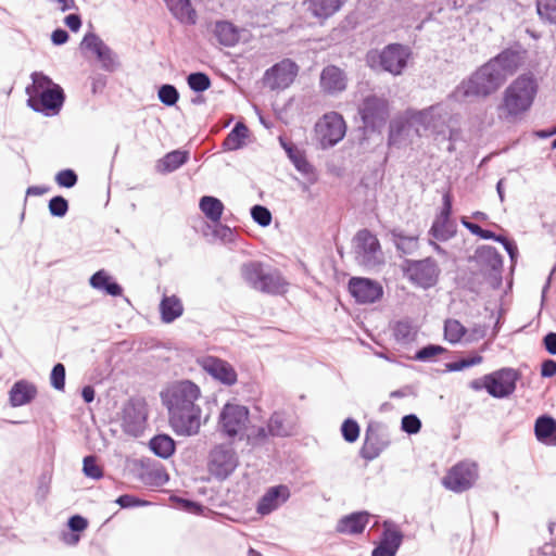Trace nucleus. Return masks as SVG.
<instances>
[{"label": "nucleus", "mask_w": 556, "mask_h": 556, "mask_svg": "<svg viewBox=\"0 0 556 556\" xmlns=\"http://www.w3.org/2000/svg\"><path fill=\"white\" fill-rule=\"evenodd\" d=\"M200 395V388L189 380L175 382L167 389L164 403L170 427L177 434L194 435L199 432L202 410L195 401Z\"/></svg>", "instance_id": "obj_1"}, {"label": "nucleus", "mask_w": 556, "mask_h": 556, "mask_svg": "<svg viewBox=\"0 0 556 556\" xmlns=\"http://www.w3.org/2000/svg\"><path fill=\"white\" fill-rule=\"evenodd\" d=\"M450 102H454V100H448L447 97L445 101L415 111L410 114L409 121L415 126L417 134L420 135V130H424L438 144L446 142V150L453 152L455 143L460 139L462 131L456 125L457 116L453 114Z\"/></svg>", "instance_id": "obj_2"}, {"label": "nucleus", "mask_w": 556, "mask_h": 556, "mask_svg": "<svg viewBox=\"0 0 556 556\" xmlns=\"http://www.w3.org/2000/svg\"><path fill=\"white\" fill-rule=\"evenodd\" d=\"M538 90L539 85L532 74L518 76L503 93L497 106L498 117L508 122L520 118L531 109Z\"/></svg>", "instance_id": "obj_3"}, {"label": "nucleus", "mask_w": 556, "mask_h": 556, "mask_svg": "<svg viewBox=\"0 0 556 556\" xmlns=\"http://www.w3.org/2000/svg\"><path fill=\"white\" fill-rule=\"evenodd\" d=\"M503 83V75L492 68V65L485 63L468 79L463 80L448 94V100H454L456 103H465L475 98L488 97L496 91Z\"/></svg>", "instance_id": "obj_4"}, {"label": "nucleus", "mask_w": 556, "mask_h": 556, "mask_svg": "<svg viewBox=\"0 0 556 556\" xmlns=\"http://www.w3.org/2000/svg\"><path fill=\"white\" fill-rule=\"evenodd\" d=\"M33 85L26 88L27 103L36 112L46 116L56 115L64 103V91L42 73H33Z\"/></svg>", "instance_id": "obj_5"}, {"label": "nucleus", "mask_w": 556, "mask_h": 556, "mask_svg": "<svg viewBox=\"0 0 556 556\" xmlns=\"http://www.w3.org/2000/svg\"><path fill=\"white\" fill-rule=\"evenodd\" d=\"M410 50L400 43H390L382 50L367 52L365 62L375 72H387L393 76L401 75L407 66Z\"/></svg>", "instance_id": "obj_6"}, {"label": "nucleus", "mask_w": 556, "mask_h": 556, "mask_svg": "<svg viewBox=\"0 0 556 556\" xmlns=\"http://www.w3.org/2000/svg\"><path fill=\"white\" fill-rule=\"evenodd\" d=\"M358 114L366 129L380 130L390 116V104L386 97L369 93L358 105Z\"/></svg>", "instance_id": "obj_7"}, {"label": "nucleus", "mask_w": 556, "mask_h": 556, "mask_svg": "<svg viewBox=\"0 0 556 556\" xmlns=\"http://www.w3.org/2000/svg\"><path fill=\"white\" fill-rule=\"evenodd\" d=\"M249 409L243 405L226 404L219 415L220 431L228 438L242 440L248 430Z\"/></svg>", "instance_id": "obj_8"}, {"label": "nucleus", "mask_w": 556, "mask_h": 556, "mask_svg": "<svg viewBox=\"0 0 556 556\" xmlns=\"http://www.w3.org/2000/svg\"><path fill=\"white\" fill-rule=\"evenodd\" d=\"M353 241L356 260L359 264L367 268H375L383 263L380 242L368 229L357 231Z\"/></svg>", "instance_id": "obj_9"}, {"label": "nucleus", "mask_w": 556, "mask_h": 556, "mask_svg": "<svg viewBox=\"0 0 556 556\" xmlns=\"http://www.w3.org/2000/svg\"><path fill=\"white\" fill-rule=\"evenodd\" d=\"M239 457L229 444L214 446L207 458L208 472L218 480L227 479L238 467Z\"/></svg>", "instance_id": "obj_10"}, {"label": "nucleus", "mask_w": 556, "mask_h": 556, "mask_svg": "<svg viewBox=\"0 0 556 556\" xmlns=\"http://www.w3.org/2000/svg\"><path fill=\"white\" fill-rule=\"evenodd\" d=\"M345 132V122L342 115L337 112L325 114L316 124V135L324 149L333 147L341 141Z\"/></svg>", "instance_id": "obj_11"}, {"label": "nucleus", "mask_w": 556, "mask_h": 556, "mask_svg": "<svg viewBox=\"0 0 556 556\" xmlns=\"http://www.w3.org/2000/svg\"><path fill=\"white\" fill-rule=\"evenodd\" d=\"M390 442L387 427L371 421L365 431V440L359 454L366 460H374L390 445Z\"/></svg>", "instance_id": "obj_12"}, {"label": "nucleus", "mask_w": 556, "mask_h": 556, "mask_svg": "<svg viewBox=\"0 0 556 556\" xmlns=\"http://www.w3.org/2000/svg\"><path fill=\"white\" fill-rule=\"evenodd\" d=\"M519 377V372L514 368L498 369L485 375V390L493 397H507L515 392Z\"/></svg>", "instance_id": "obj_13"}, {"label": "nucleus", "mask_w": 556, "mask_h": 556, "mask_svg": "<svg viewBox=\"0 0 556 556\" xmlns=\"http://www.w3.org/2000/svg\"><path fill=\"white\" fill-rule=\"evenodd\" d=\"M478 478L477 465L463 462L450 469L443 478V485L453 492L460 493L470 489Z\"/></svg>", "instance_id": "obj_14"}, {"label": "nucleus", "mask_w": 556, "mask_h": 556, "mask_svg": "<svg viewBox=\"0 0 556 556\" xmlns=\"http://www.w3.org/2000/svg\"><path fill=\"white\" fill-rule=\"evenodd\" d=\"M299 66L290 59H283L266 70L263 80L264 85L271 90L288 88L296 77Z\"/></svg>", "instance_id": "obj_15"}, {"label": "nucleus", "mask_w": 556, "mask_h": 556, "mask_svg": "<svg viewBox=\"0 0 556 556\" xmlns=\"http://www.w3.org/2000/svg\"><path fill=\"white\" fill-rule=\"evenodd\" d=\"M440 269L437 262L430 257L420 261H409L406 275L415 285L428 289L437 283Z\"/></svg>", "instance_id": "obj_16"}, {"label": "nucleus", "mask_w": 556, "mask_h": 556, "mask_svg": "<svg viewBox=\"0 0 556 556\" xmlns=\"http://www.w3.org/2000/svg\"><path fill=\"white\" fill-rule=\"evenodd\" d=\"M147 415V406L143 401H128L122 412V426L125 432L134 437L139 435L144 429Z\"/></svg>", "instance_id": "obj_17"}, {"label": "nucleus", "mask_w": 556, "mask_h": 556, "mask_svg": "<svg viewBox=\"0 0 556 556\" xmlns=\"http://www.w3.org/2000/svg\"><path fill=\"white\" fill-rule=\"evenodd\" d=\"M349 85V77L344 70L337 65H327L319 76V88L327 96H338L344 92Z\"/></svg>", "instance_id": "obj_18"}, {"label": "nucleus", "mask_w": 556, "mask_h": 556, "mask_svg": "<svg viewBox=\"0 0 556 556\" xmlns=\"http://www.w3.org/2000/svg\"><path fill=\"white\" fill-rule=\"evenodd\" d=\"M349 290L356 302L362 304L374 303L383 295L382 286L369 278L353 277L349 282Z\"/></svg>", "instance_id": "obj_19"}, {"label": "nucleus", "mask_w": 556, "mask_h": 556, "mask_svg": "<svg viewBox=\"0 0 556 556\" xmlns=\"http://www.w3.org/2000/svg\"><path fill=\"white\" fill-rule=\"evenodd\" d=\"M202 368L214 379L224 384L232 386L237 381V374L227 362L214 356H206L201 361Z\"/></svg>", "instance_id": "obj_20"}, {"label": "nucleus", "mask_w": 556, "mask_h": 556, "mask_svg": "<svg viewBox=\"0 0 556 556\" xmlns=\"http://www.w3.org/2000/svg\"><path fill=\"white\" fill-rule=\"evenodd\" d=\"M298 431V418L290 412H275L268 420V432L271 437H291Z\"/></svg>", "instance_id": "obj_21"}, {"label": "nucleus", "mask_w": 556, "mask_h": 556, "mask_svg": "<svg viewBox=\"0 0 556 556\" xmlns=\"http://www.w3.org/2000/svg\"><path fill=\"white\" fill-rule=\"evenodd\" d=\"M290 497V490L285 484L269 488L260 498L256 511L262 515H268L285 504Z\"/></svg>", "instance_id": "obj_22"}, {"label": "nucleus", "mask_w": 556, "mask_h": 556, "mask_svg": "<svg viewBox=\"0 0 556 556\" xmlns=\"http://www.w3.org/2000/svg\"><path fill=\"white\" fill-rule=\"evenodd\" d=\"M518 51H520V49H505L488 62L492 65V68L503 75L504 81L506 77L511 75L520 65L521 56Z\"/></svg>", "instance_id": "obj_23"}, {"label": "nucleus", "mask_w": 556, "mask_h": 556, "mask_svg": "<svg viewBox=\"0 0 556 556\" xmlns=\"http://www.w3.org/2000/svg\"><path fill=\"white\" fill-rule=\"evenodd\" d=\"M403 541V534L387 527L381 535L378 545L372 549L371 556H395Z\"/></svg>", "instance_id": "obj_24"}, {"label": "nucleus", "mask_w": 556, "mask_h": 556, "mask_svg": "<svg viewBox=\"0 0 556 556\" xmlns=\"http://www.w3.org/2000/svg\"><path fill=\"white\" fill-rule=\"evenodd\" d=\"M368 522L369 514L367 511L352 513L338 520L336 531L348 535L361 534Z\"/></svg>", "instance_id": "obj_25"}, {"label": "nucleus", "mask_w": 556, "mask_h": 556, "mask_svg": "<svg viewBox=\"0 0 556 556\" xmlns=\"http://www.w3.org/2000/svg\"><path fill=\"white\" fill-rule=\"evenodd\" d=\"M37 395V388L27 380L16 381L10 392L9 400L13 407H20L30 403Z\"/></svg>", "instance_id": "obj_26"}, {"label": "nucleus", "mask_w": 556, "mask_h": 556, "mask_svg": "<svg viewBox=\"0 0 556 556\" xmlns=\"http://www.w3.org/2000/svg\"><path fill=\"white\" fill-rule=\"evenodd\" d=\"M534 433L539 442L556 445V419L548 415L540 416L534 424Z\"/></svg>", "instance_id": "obj_27"}, {"label": "nucleus", "mask_w": 556, "mask_h": 556, "mask_svg": "<svg viewBox=\"0 0 556 556\" xmlns=\"http://www.w3.org/2000/svg\"><path fill=\"white\" fill-rule=\"evenodd\" d=\"M172 14L182 24L193 25L197 22V12L190 0H164Z\"/></svg>", "instance_id": "obj_28"}, {"label": "nucleus", "mask_w": 556, "mask_h": 556, "mask_svg": "<svg viewBox=\"0 0 556 556\" xmlns=\"http://www.w3.org/2000/svg\"><path fill=\"white\" fill-rule=\"evenodd\" d=\"M161 319L170 324L184 314L181 300L176 295H164L160 302Z\"/></svg>", "instance_id": "obj_29"}, {"label": "nucleus", "mask_w": 556, "mask_h": 556, "mask_svg": "<svg viewBox=\"0 0 556 556\" xmlns=\"http://www.w3.org/2000/svg\"><path fill=\"white\" fill-rule=\"evenodd\" d=\"M189 154L187 151L175 150L165 154L156 162L155 168L161 174L175 172L188 162Z\"/></svg>", "instance_id": "obj_30"}, {"label": "nucleus", "mask_w": 556, "mask_h": 556, "mask_svg": "<svg viewBox=\"0 0 556 556\" xmlns=\"http://www.w3.org/2000/svg\"><path fill=\"white\" fill-rule=\"evenodd\" d=\"M90 286L97 290H102L112 296H119L123 293L122 287L108 275L103 269L98 270L90 277Z\"/></svg>", "instance_id": "obj_31"}, {"label": "nucleus", "mask_w": 556, "mask_h": 556, "mask_svg": "<svg viewBox=\"0 0 556 556\" xmlns=\"http://www.w3.org/2000/svg\"><path fill=\"white\" fill-rule=\"evenodd\" d=\"M292 164L306 179L307 182H301V189L307 191L309 185H314L318 180L315 167L306 160L305 155L300 151L296 155H292Z\"/></svg>", "instance_id": "obj_32"}, {"label": "nucleus", "mask_w": 556, "mask_h": 556, "mask_svg": "<svg viewBox=\"0 0 556 556\" xmlns=\"http://www.w3.org/2000/svg\"><path fill=\"white\" fill-rule=\"evenodd\" d=\"M213 31L217 41L225 47L235 46L240 38L238 28L227 21L216 22Z\"/></svg>", "instance_id": "obj_33"}, {"label": "nucleus", "mask_w": 556, "mask_h": 556, "mask_svg": "<svg viewBox=\"0 0 556 556\" xmlns=\"http://www.w3.org/2000/svg\"><path fill=\"white\" fill-rule=\"evenodd\" d=\"M266 269L260 262H248L241 266V275L251 288L260 291Z\"/></svg>", "instance_id": "obj_34"}, {"label": "nucleus", "mask_w": 556, "mask_h": 556, "mask_svg": "<svg viewBox=\"0 0 556 556\" xmlns=\"http://www.w3.org/2000/svg\"><path fill=\"white\" fill-rule=\"evenodd\" d=\"M287 282L281 276L280 271L273 268H267L264 276L261 292L278 294L286 291Z\"/></svg>", "instance_id": "obj_35"}, {"label": "nucleus", "mask_w": 556, "mask_h": 556, "mask_svg": "<svg viewBox=\"0 0 556 556\" xmlns=\"http://www.w3.org/2000/svg\"><path fill=\"white\" fill-rule=\"evenodd\" d=\"M199 207L205 217L214 224L220 222L225 208L223 202L212 195L202 197L199 202Z\"/></svg>", "instance_id": "obj_36"}, {"label": "nucleus", "mask_w": 556, "mask_h": 556, "mask_svg": "<svg viewBox=\"0 0 556 556\" xmlns=\"http://www.w3.org/2000/svg\"><path fill=\"white\" fill-rule=\"evenodd\" d=\"M346 0H308V9L316 17H329L334 14Z\"/></svg>", "instance_id": "obj_37"}, {"label": "nucleus", "mask_w": 556, "mask_h": 556, "mask_svg": "<svg viewBox=\"0 0 556 556\" xmlns=\"http://www.w3.org/2000/svg\"><path fill=\"white\" fill-rule=\"evenodd\" d=\"M249 136V129L242 122H238L223 142L225 150L235 151L242 148Z\"/></svg>", "instance_id": "obj_38"}, {"label": "nucleus", "mask_w": 556, "mask_h": 556, "mask_svg": "<svg viewBox=\"0 0 556 556\" xmlns=\"http://www.w3.org/2000/svg\"><path fill=\"white\" fill-rule=\"evenodd\" d=\"M150 450L161 458H168L175 452V441L167 434H156L149 442Z\"/></svg>", "instance_id": "obj_39"}, {"label": "nucleus", "mask_w": 556, "mask_h": 556, "mask_svg": "<svg viewBox=\"0 0 556 556\" xmlns=\"http://www.w3.org/2000/svg\"><path fill=\"white\" fill-rule=\"evenodd\" d=\"M479 262L488 265L491 269L497 270L503 265L501 254L494 247L485 245L477 251Z\"/></svg>", "instance_id": "obj_40"}, {"label": "nucleus", "mask_w": 556, "mask_h": 556, "mask_svg": "<svg viewBox=\"0 0 556 556\" xmlns=\"http://www.w3.org/2000/svg\"><path fill=\"white\" fill-rule=\"evenodd\" d=\"M391 235L396 249L402 253L410 254L417 249L418 239L416 236H406L396 229L392 230Z\"/></svg>", "instance_id": "obj_41"}, {"label": "nucleus", "mask_w": 556, "mask_h": 556, "mask_svg": "<svg viewBox=\"0 0 556 556\" xmlns=\"http://www.w3.org/2000/svg\"><path fill=\"white\" fill-rule=\"evenodd\" d=\"M466 333V328L456 319H447L444 324L445 339L455 344L458 343Z\"/></svg>", "instance_id": "obj_42"}, {"label": "nucleus", "mask_w": 556, "mask_h": 556, "mask_svg": "<svg viewBox=\"0 0 556 556\" xmlns=\"http://www.w3.org/2000/svg\"><path fill=\"white\" fill-rule=\"evenodd\" d=\"M105 46L106 43L94 33H87L80 42V49L90 52L96 58Z\"/></svg>", "instance_id": "obj_43"}, {"label": "nucleus", "mask_w": 556, "mask_h": 556, "mask_svg": "<svg viewBox=\"0 0 556 556\" xmlns=\"http://www.w3.org/2000/svg\"><path fill=\"white\" fill-rule=\"evenodd\" d=\"M416 330L410 321L400 320L394 326V337L402 343L410 342L415 339Z\"/></svg>", "instance_id": "obj_44"}, {"label": "nucleus", "mask_w": 556, "mask_h": 556, "mask_svg": "<svg viewBox=\"0 0 556 556\" xmlns=\"http://www.w3.org/2000/svg\"><path fill=\"white\" fill-rule=\"evenodd\" d=\"M536 9L542 20L556 24V0H536Z\"/></svg>", "instance_id": "obj_45"}, {"label": "nucleus", "mask_w": 556, "mask_h": 556, "mask_svg": "<svg viewBox=\"0 0 556 556\" xmlns=\"http://www.w3.org/2000/svg\"><path fill=\"white\" fill-rule=\"evenodd\" d=\"M433 238L445 241L453 236V230L450 229V219L437 218L430 229Z\"/></svg>", "instance_id": "obj_46"}, {"label": "nucleus", "mask_w": 556, "mask_h": 556, "mask_svg": "<svg viewBox=\"0 0 556 556\" xmlns=\"http://www.w3.org/2000/svg\"><path fill=\"white\" fill-rule=\"evenodd\" d=\"M157 97L163 104L173 106L179 99V92L175 86L165 84L159 88Z\"/></svg>", "instance_id": "obj_47"}, {"label": "nucleus", "mask_w": 556, "mask_h": 556, "mask_svg": "<svg viewBox=\"0 0 556 556\" xmlns=\"http://www.w3.org/2000/svg\"><path fill=\"white\" fill-rule=\"evenodd\" d=\"M188 85L191 90L195 92H202L210 88L211 80L210 77L201 72L198 73H191L187 77Z\"/></svg>", "instance_id": "obj_48"}, {"label": "nucleus", "mask_w": 556, "mask_h": 556, "mask_svg": "<svg viewBox=\"0 0 556 556\" xmlns=\"http://www.w3.org/2000/svg\"><path fill=\"white\" fill-rule=\"evenodd\" d=\"M97 60L101 63L102 68L105 71H114L118 65L116 54L108 45L97 55Z\"/></svg>", "instance_id": "obj_49"}, {"label": "nucleus", "mask_w": 556, "mask_h": 556, "mask_svg": "<svg viewBox=\"0 0 556 556\" xmlns=\"http://www.w3.org/2000/svg\"><path fill=\"white\" fill-rule=\"evenodd\" d=\"M341 433L346 442L353 443L359 437V426L354 419L348 418L341 426Z\"/></svg>", "instance_id": "obj_50"}, {"label": "nucleus", "mask_w": 556, "mask_h": 556, "mask_svg": "<svg viewBox=\"0 0 556 556\" xmlns=\"http://www.w3.org/2000/svg\"><path fill=\"white\" fill-rule=\"evenodd\" d=\"M49 212L54 217H64L68 211V202L62 195H55L49 201Z\"/></svg>", "instance_id": "obj_51"}, {"label": "nucleus", "mask_w": 556, "mask_h": 556, "mask_svg": "<svg viewBox=\"0 0 556 556\" xmlns=\"http://www.w3.org/2000/svg\"><path fill=\"white\" fill-rule=\"evenodd\" d=\"M83 471L86 477L92 479H100L103 476L102 469L98 466L96 457L92 455L84 458Z\"/></svg>", "instance_id": "obj_52"}, {"label": "nucleus", "mask_w": 556, "mask_h": 556, "mask_svg": "<svg viewBox=\"0 0 556 556\" xmlns=\"http://www.w3.org/2000/svg\"><path fill=\"white\" fill-rule=\"evenodd\" d=\"M251 216L262 227H266L271 223V213L263 205H254L251 208Z\"/></svg>", "instance_id": "obj_53"}, {"label": "nucleus", "mask_w": 556, "mask_h": 556, "mask_svg": "<svg viewBox=\"0 0 556 556\" xmlns=\"http://www.w3.org/2000/svg\"><path fill=\"white\" fill-rule=\"evenodd\" d=\"M51 386L59 391L64 390L65 387V367L63 364L58 363L53 366L50 375Z\"/></svg>", "instance_id": "obj_54"}, {"label": "nucleus", "mask_w": 556, "mask_h": 556, "mask_svg": "<svg viewBox=\"0 0 556 556\" xmlns=\"http://www.w3.org/2000/svg\"><path fill=\"white\" fill-rule=\"evenodd\" d=\"M401 429L408 434H416L421 429V421L414 414L405 415L401 420Z\"/></svg>", "instance_id": "obj_55"}, {"label": "nucleus", "mask_w": 556, "mask_h": 556, "mask_svg": "<svg viewBox=\"0 0 556 556\" xmlns=\"http://www.w3.org/2000/svg\"><path fill=\"white\" fill-rule=\"evenodd\" d=\"M77 175L73 169H62L55 175V182L60 187L72 188L77 184Z\"/></svg>", "instance_id": "obj_56"}, {"label": "nucleus", "mask_w": 556, "mask_h": 556, "mask_svg": "<svg viewBox=\"0 0 556 556\" xmlns=\"http://www.w3.org/2000/svg\"><path fill=\"white\" fill-rule=\"evenodd\" d=\"M116 504H118L122 508H134V507H142L150 505V502L146 500H141L135 495L124 494L116 498Z\"/></svg>", "instance_id": "obj_57"}, {"label": "nucleus", "mask_w": 556, "mask_h": 556, "mask_svg": "<svg viewBox=\"0 0 556 556\" xmlns=\"http://www.w3.org/2000/svg\"><path fill=\"white\" fill-rule=\"evenodd\" d=\"M482 359H483L482 356L475 355L472 357L463 358V359H459L456 362L448 363L446 365V367H447L448 371H459L465 368L480 364L482 362Z\"/></svg>", "instance_id": "obj_58"}, {"label": "nucleus", "mask_w": 556, "mask_h": 556, "mask_svg": "<svg viewBox=\"0 0 556 556\" xmlns=\"http://www.w3.org/2000/svg\"><path fill=\"white\" fill-rule=\"evenodd\" d=\"M444 351L445 349L441 345L429 344L417 351L415 358L421 362L429 361Z\"/></svg>", "instance_id": "obj_59"}, {"label": "nucleus", "mask_w": 556, "mask_h": 556, "mask_svg": "<svg viewBox=\"0 0 556 556\" xmlns=\"http://www.w3.org/2000/svg\"><path fill=\"white\" fill-rule=\"evenodd\" d=\"M462 224L473 235L482 238V239H491L495 238V233L491 230L483 229L479 225L469 222L466 217H462Z\"/></svg>", "instance_id": "obj_60"}, {"label": "nucleus", "mask_w": 556, "mask_h": 556, "mask_svg": "<svg viewBox=\"0 0 556 556\" xmlns=\"http://www.w3.org/2000/svg\"><path fill=\"white\" fill-rule=\"evenodd\" d=\"M268 425L266 427L253 428L249 433L245 432L244 437L249 443L256 444L265 441L268 438Z\"/></svg>", "instance_id": "obj_61"}, {"label": "nucleus", "mask_w": 556, "mask_h": 556, "mask_svg": "<svg viewBox=\"0 0 556 556\" xmlns=\"http://www.w3.org/2000/svg\"><path fill=\"white\" fill-rule=\"evenodd\" d=\"M67 525L72 532H81L88 527V520L80 515H74L68 519Z\"/></svg>", "instance_id": "obj_62"}, {"label": "nucleus", "mask_w": 556, "mask_h": 556, "mask_svg": "<svg viewBox=\"0 0 556 556\" xmlns=\"http://www.w3.org/2000/svg\"><path fill=\"white\" fill-rule=\"evenodd\" d=\"M556 375V361L545 359L541 365V376L549 378Z\"/></svg>", "instance_id": "obj_63"}, {"label": "nucleus", "mask_w": 556, "mask_h": 556, "mask_svg": "<svg viewBox=\"0 0 556 556\" xmlns=\"http://www.w3.org/2000/svg\"><path fill=\"white\" fill-rule=\"evenodd\" d=\"M543 344L549 354L556 355V332H548L543 338Z\"/></svg>", "instance_id": "obj_64"}]
</instances>
